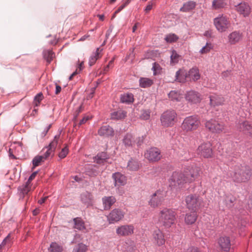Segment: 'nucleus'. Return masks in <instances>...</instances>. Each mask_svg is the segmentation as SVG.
I'll return each instance as SVG.
<instances>
[{
	"label": "nucleus",
	"mask_w": 252,
	"mask_h": 252,
	"mask_svg": "<svg viewBox=\"0 0 252 252\" xmlns=\"http://www.w3.org/2000/svg\"><path fill=\"white\" fill-rule=\"evenodd\" d=\"M199 167L192 165L185 169L184 172L174 171L169 179V185L171 188H182L187 183L193 182L200 174Z\"/></svg>",
	"instance_id": "f257e3e1"
},
{
	"label": "nucleus",
	"mask_w": 252,
	"mask_h": 252,
	"mask_svg": "<svg viewBox=\"0 0 252 252\" xmlns=\"http://www.w3.org/2000/svg\"><path fill=\"white\" fill-rule=\"evenodd\" d=\"M231 169V176L236 183L247 182L252 176L251 168L247 164H237Z\"/></svg>",
	"instance_id": "f03ea898"
},
{
	"label": "nucleus",
	"mask_w": 252,
	"mask_h": 252,
	"mask_svg": "<svg viewBox=\"0 0 252 252\" xmlns=\"http://www.w3.org/2000/svg\"><path fill=\"white\" fill-rule=\"evenodd\" d=\"M176 213L172 209L164 208L160 211L159 223L165 228H169L175 223Z\"/></svg>",
	"instance_id": "7ed1b4c3"
},
{
	"label": "nucleus",
	"mask_w": 252,
	"mask_h": 252,
	"mask_svg": "<svg viewBox=\"0 0 252 252\" xmlns=\"http://www.w3.org/2000/svg\"><path fill=\"white\" fill-rule=\"evenodd\" d=\"M200 124L197 116L192 115L185 118L182 124V129L186 131H190L196 129Z\"/></svg>",
	"instance_id": "20e7f679"
},
{
	"label": "nucleus",
	"mask_w": 252,
	"mask_h": 252,
	"mask_svg": "<svg viewBox=\"0 0 252 252\" xmlns=\"http://www.w3.org/2000/svg\"><path fill=\"white\" fill-rule=\"evenodd\" d=\"M177 114L175 110H168L164 112L160 116L161 125L164 127L172 126L177 118Z\"/></svg>",
	"instance_id": "39448f33"
},
{
	"label": "nucleus",
	"mask_w": 252,
	"mask_h": 252,
	"mask_svg": "<svg viewBox=\"0 0 252 252\" xmlns=\"http://www.w3.org/2000/svg\"><path fill=\"white\" fill-rule=\"evenodd\" d=\"M186 202L189 210L196 212L200 208L202 199L197 195L190 194L186 197Z\"/></svg>",
	"instance_id": "423d86ee"
},
{
	"label": "nucleus",
	"mask_w": 252,
	"mask_h": 252,
	"mask_svg": "<svg viewBox=\"0 0 252 252\" xmlns=\"http://www.w3.org/2000/svg\"><path fill=\"white\" fill-rule=\"evenodd\" d=\"M196 153L198 155L204 158H212L213 155V151L211 144L210 142L202 143L198 147Z\"/></svg>",
	"instance_id": "0eeeda50"
},
{
	"label": "nucleus",
	"mask_w": 252,
	"mask_h": 252,
	"mask_svg": "<svg viewBox=\"0 0 252 252\" xmlns=\"http://www.w3.org/2000/svg\"><path fill=\"white\" fill-rule=\"evenodd\" d=\"M214 24L217 30L222 32L228 28L229 22L226 17L221 14L214 19Z\"/></svg>",
	"instance_id": "6e6552de"
},
{
	"label": "nucleus",
	"mask_w": 252,
	"mask_h": 252,
	"mask_svg": "<svg viewBox=\"0 0 252 252\" xmlns=\"http://www.w3.org/2000/svg\"><path fill=\"white\" fill-rule=\"evenodd\" d=\"M164 193L158 190L153 193L148 202L149 205L152 208H156L160 205L164 199Z\"/></svg>",
	"instance_id": "1a4fd4ad"
},
{
	"label": "nucleus",
	"mask_w": 252,
	"mask_h": 252,
	"mask_svg": "<svg viewBox=\"0 0 252 252\" xmlns=\"http://www.w3.org/2000/svg\"><path fill=\"white\" fill-rule=\"evenodd\" d=\"M145 156L149 161L152 162L158 161L161 158L160 151L156 147H151L147 150Z\"/></svg>",
	"instance_id": "9d476101"
},
{
	"label": "nucleus",
	"mask_w": 252,
	"mask_h": 252,
	"mask_svg": "<svg viewBox=\"0 0 252 252\" xmlns=\"http://www.w3.org/2000/svg\"><path fill=\"white\" fill-rule=\"evenodd\" d=\"M205 126L210 131L213 133H220L224 128L222 124L214 119L207 121L205 123Z\"/></svg>",
	"instance_id": "9b49d317"
},
{
	"label": "nucleus",
	"mask_w": 252,
	"mask_h": 252,
	"mask_svg": "<svg viewBox=\"0 0 252 252\" xmlns=\"http://www.w3.org/2000/svg\"><path fill=\"white\" fill-rule=\"evenodd\" d=\"M217 243L221 250L224 252H229L231 248L230 237L227 236H222L218 239Z\"/></svg>",
	"instance_id": "f8f14e48"
},
{
	"label": "nucleus",
	"mask_w": 252,
	"mask_h": 252,
	"mask_svg": "<svg viewBox=\"0 0 252 252\" xmlns=\"http://www.w3.org/2000/svg\"><path fill=\"white\" fill-rule=\"evenodd\" d=\"M124 217V213L119 209H114L107 216L109 223H114L120 220Z\"/></svg>",
	"instance_id": "ddd939ff"
},
{
	"label": "nucleus",
	"mask_w": 252,
	"mask_h": 252,
	"mask_svg": "<svg viewBox=\"0 0 252 252\" xmlns=\"http://www.w3.org/2000/svg\"><path fill=\"white\" fill-rule=\"evenodd\" d=\"M237 128L244 134L252 137V125L250 122L245 121L239 123L237 125Z\"/></svg>",
	"instance_id": "4468645a"
},
{
	"label": "nucleus",
	"mask_w": 252,
	"mask_h": 252,
	"mask_svg": "<svg viewBox=\"0 0 252 252\" xmlns=\"http://www.w3.org/2000/svg\"><path fill=\"white\" fill-rule=\"evenodd\" d=\"M134 226L131 224L123 225L117 227L116 233L121 236H127L133 233Z\"/></svg>",
	"instance_id": "2eb2a0df"
},
{
	"label": "nucleus",
	"mask_w": 252,
	"mask_h": 252,
	"mask_svg": "<svg viewBox=\"0 0 252 252\" xmlns=\"http://www.w3.org/2000/svg\"><path fill=\"white\" fill-rule=\"evenodd\" d=\"M186 99L190 103L196 104L201 100V96L200 94L193 90L187 92L185 95Z\"/></svg>",
	"instance_id": "dca6fc26"
},
{
	"label": "nucleus",
	"mask_w": 252,
	"mask_h": 252,
	"mask_svg": "<svg viewBox=\"0 0 252 252\" xmlns=\"http://www.w3.org/2000/svg\"><path fill=\"white\" fill-rule=\"evenodd\" d=\"M236 10L245 17L248 16L251 12V7L247 2H240L235 4Z\"/></svg>",
	"instance_id": "f3484780"
},
{
	"label": "nucleus",
	"mask_w": 252,
	"mask_h": 252,
	"mask_svg": "<svg viewBox=\"0 0 252 252\" xmlns=\"http://www.w3.org/2000/svg\"><path fill=\"white\" fill-rule=\"evenodd\" d=\"M153 242L158 246L164 244L165 239L162 232L159 229L155 230L153 233Z\"/></svg>",
	"instance_id": "a211bd4d"
},
{
	"label": "nucleus",
	"mask_w": 252,
	"mask_h": 252,
	"mask_svg": "<svg viewBox=\"0 0 252 252\" xmlns=\"http://www.w3.org/2000/svg\"><path fill=\"white\" fill-rule=\"evenodd\" d=\"M112 178L115 187L124 186L126 183V176L120 172H118L113 173Z\"/></svg>",
	"instance_id": "6ab92c4d"
},
{
	"label": "nucleus",
	"mask_w": 252,
	"mask_h": 252,
	"mask_svg": "<svg viewBox=\"0 0 252 252\" xmlns=\"http://www.w3.org/2000/svg\"><path fill=\"white\" fill-rule=\"evenodd\" d=\"M58 142L57 140H53L50 144L46 146L43 150L42 152L46 149V151L43 153L41 156L44 159L48 158L51 154L53 153L57 146Z\"/></svg>",
	"instance_id": "aec40b11"
},
{
	"label": "nucleus",
	"mask_w": 252,
	"mask_h": 252,
	"mask_svg": "<svg viewBox=\"0 0 252 252\" xmlns=\"http://www.w3.org/2000/svg\"><path fill=\"white\" fill-rule=\"evenodd\" d=\"M236 200V197L230 193H226L223 196V203L228 208L233 207Z\"/></svg>",
	"instance_id": "412c9836"
},
{
	"label": "nucleus",
	"mask_w": 252,
	"mask_h": 252,
	"mask_svg": "<svg viewBox=\"0 0 252 252\" xmlns=\"http://www.w3.org/2000/svg\"><path fill=\"white\" fill-rule=\"evenodd\" d=\"M98 134L101 136L109 137L113 136V128L109 125L102 126L98 130Z\"/></svg>",
	"instance_id": "4be33fe9"
},
{
	"label": "nucleus",
	"mask_w": 252,
	"mask_h": 252,
	"mask_svg": "<svg viewBox=\"0 0 252 252\" xmlns=\"http://www.w3.org/2000/svg\"><path fill=\"white\" fill-rule=\"evenodd\" d=\"M80 199L82 203L88 207L93 205V196L91 193L88 191L81 193Z\"/></svg>",
	"instance_id": "5701e85b"
},
{
	"label": "nucleus",
	"mask_w": 252,
	"mask_h": 252,
	"mask_svg": "<svg viewBox=\"0 0 252 252\" xmlns=\"http://www.w3.org/2000/svg\"><path fill=\"white\" fill-rule=\"evenodd\" d=\"M242 38V33L240 31H234L228 36V42L230 44H235L239 42Z\"/></svg>",
	"instance_id": "b1692460"
},
{
	"label": "nucleus",
	"mask_w": 252,
	"mask_h": 252,
	"mask_svg": "<svg viewBox=\"0 0 252 252\" xmlns=\"http://www.w3.org/2000/svg\"><path fill=\"white\" fill-rule=\"evenodd\" d=\"M104 209L109 210L112 206L116 202V199L114 196H104L102 198Z\"/></svg>",
	"instance_id": "393cba45"
},
{
	"label": "nucleus",
	"mask_w": 252,
	"mask_h": 252,
	"mask_svg": "<svg viewBox=\"0 0 252 252\" xmlns=\"http://www.w3.org/2000/svg\"><path fill=\"white\" fill-rule=\"evenodd\" d=\"M188 77L190 80L195 82L200 78L199 69L197 67H193L190 69L187 73Z\"/></svg>",
	"instance_id": "a878e982"
},
{
	"label": "nucleus",
	"mask_w": 252,
	"mask_h": 252,
	"mask_svg": "<svg viewBox=\"0 0 252 252\" xmlns=\"http://www.w3.org/2000/svg\"><path fill=\"white\" fill-rule=\"evenodd\" d=\"M134 95L132 93H124L120 95V102L122 103L130 104L134 101Z\"/></svg>",
	"instance_id": "bb28decb"
},
{
	"label": "nucleus",
	"mask_w": 252,
	"mask_h": 252,
	"mask_svg": "<svg viewBox=\"0 0 252 252\" xmlns=\"http://www.w3.org/2000/svg\"><path fill=\"white\" fill-rule=\"evenodd\" d=\"M210 103L212 106H216L222 105L224 102L223 97L220 95L214 94L210 97Z\"/></svg>",
	"instance_id": "cd10ccee"
},
{
	"label": "nucleus",
	"mask_w": 252,
	"mask_h": 252,
	"mask_svg": "<svg viewBox=\"0 0 252 252\" xmlns=\"http://www.w3.org/2000/svg\"><path fill=\"white\" fill-rule=\"evenodd\" d=\"M127 113L126 111L120 109L115 111L111 113V119L113 120H121L126 117Z\"/></svg>",
	"instance_id": "c85d7f7f"
},
{
	"label": "nucleus",
	"mask_w": 252,
	"mask_h": 252,
	"mask_svg": "<svg viewBox=\"0 0 252 252\" xmlns=\"http://www.w3.org/2000/svg\"><path fill=\"white\" fill-rule=\"evenodd\" d=\"M197 218V215L196 212L192 211L188 213L185 217V221L187 224H192L194 223Z\"/></svg>",
	"instance_id": "c756f323"
},
{
	"label": "nucleus",
	"mask_w": 252,
	"mask_h": 252,
	"mask_svg": "<svg viewBox=\"0 0 252 252\" xmlns=\"http://www.w3.org/2000/svg\"><path fill=\"white\" fill-rule=\"evenodd\" d=\"M109 158V156L106 152L98 153L94 157V161L97 164H103Z\"/></svg>",
	"instance_id": "7c9ffc66"
},
{
	"label": "nucleus",
	"mask_w": 252,
	"mask_h": 252,
	"mask_svg": "<svg viewBox=\"0 0 252 252\" xmlns=\"http://www.w3.org/2000/svg\"><path fill=\"white\" fill-rule=\"evenodd\" d=\"M133 135L130 133H126L122 140L123 144L126 148H130L132 147L133 143Z\"/></svg>",
	"instance_id": "2f4dec72"
},
{
	"label": "nucleus",
	"mask_w": 252,
	"mask_h": 252,
	"mask_svg": "<svg viewBox=\"0 0 252 252\" xmlns=\"http://www.w3.org/2000/svg\"><path fill=\"white\" fill-rule=\"evenodd\" d=\"M187 73L182 69L178 70L176 72L175 80L180 83L185 82L186 80L188 78Z\"/></svg>",
	"instance_id": "473e14b6"
},
{
	"label": "nucleus",
	"mask_w": 252,
	"mask_h": 252,
	"mask_svg": "<svg viewBox=\"0 0 252 252\" xmlns=\"http://www.w3.org/2000/svg\"><path fill=\"white\" fill-rule=\"evenodd\" d=\"M32 185V184H30L27 181L25 184L18 187V191L23 196H25V195L28 194V193L31 191Z\"/></svg>",
	"instance_id": "72a5a7b5"
},
{
	"label": "nucleus",
	"mask_w": 252,
	"mask_h": 252,
	"mask_svg": "<svg viewBox=\"0 0 252 252\" xmlns=\"http://www.w3.org/2000/svg\"><path fill=\"white\" fill-rule=\"evenodd\" d=\"M227 5L224 0H213L212 4L213 9L219 10L224 8Z\"/></svg>",
	"instance_id": "f704fd0d"
},
{
	"label": "nucleus",
	"mask_w": 252,
	"mask_h": 252,
	"mask_svg": "<svg viewBox=\"0 0 252 252\" xmlns=\"http://www.w3.org/2000/svg\"><path fill=\"white\" fill-rule=\"evenodd\" d=\"M196 3L193 1L189 0L184 3L183 6L180 8V11L184 12H189L193 9Z\"/></svg>",
	"instance_id": "c9c22d12"
},
{
	"label": "nucleus",
	"mask_w": 252,
	"mask_h": 252,
	"mask_svg": "<svg viewBox=\"0 0 252 252\" xmlns=\"http://www.w3.org/2000/svg\"><path fill=\"white\" fill-rule=\"evenodd\" d=\"M74 223V228L78 230H83L85 229L84 221L80 218H76L73 219Z\"/></svg>",
	"instance_id": "e433bc0d"
},
{
	"label": "nucleus",
	"mask_w": 252,
	"mask_h": 252,
	"mask_svg": "<svg viewBox=\"0 0 252 252\" xmlns=\"http://www.w3.org/2000/svg\"><path fill=\"white\" fill-rule=\"evenodd\" d=\"M153 84V81L147 78H141L139 79V86L141 88H145L151 86Z\"/></svg>",
	"instance_id": "4c0bfd02"
},
{
	"label": "nucleus",
	"mask_w": 252,
	"mask_h": 252,
	"mask_svg": "<svg viewBox=\"0 0 252 252\" xmlns=\"http://www.w3.org/2000/svg\"><path fill=\"white\" fill-rule=\"evenodd\" d=\"M99 56V48H97L95 52L93 53L89 60V64L90 66L93 65L97 61Z\"/></svg>",
	"instance_id": "58836bf2"
},
{
	"label": "nucleus",
	"mask_w": 252,
	"mask_h": 252,
	"mask_svg": "<svg viewBox=\"0 0 252 252\" xmlns=\"http://www.w3.org/2000/svg\"><path fill=\"white\" fill-rule=\"evenodd\" d=\"M49 250L51 252H62L63 247L56 242H52L50 244Z\"/></svg>",
	"instance_id": "ea45409f"
},
{
	"label": "nucleus",
	"mask_w": 252,
	"mask_h": 252,
	"mask_svg": "<svg viewBox=\"0 0 252 252\" xmlns=\"http://www.w3.org/2000/svg\"><path fill=\"white\" fill-rule=\"evenodd\" d=\"M181 58V56L179 55L175 50H173L172 51L170 55L171 63L174 64L177 63Z\"/></svg>",
	"instance_id": "a19ab883"
},
{
	"label": "nucleus",
	"mask_w": 252,
	"mask_h": 252,
	"mask_svg": "<svg viewBox=\"0 0 252 252\" xmlns=\"http://www.w3.org/2000/svg\"><path fill=\"white\" fill-rule=\"evenodd\" d=\"M168 97L173 101H180V96L179 93L175 91H171L168 94Z\"/></svg>",
	"instance_id": "79ce46f5"
},
{
	"label": "nucleus",
	"mask_w": 252,
	"mask_h": 252,
	"mask_svg": "<svg viewBox=\"0 0 252 252\" xmlns=\"http://www.w3.org/2000/svg\"><path fill=\"white\" fill-rule=\"evenodd\" d=\"M11 240L10 234H9L3 240L2 242L0 244V246L4 248L7 247L8 248H9L11 245Z\"/></svg>",
	"instance_id": "37998d69"
},
{
	"label": "nucleus",
	"mask_w": 252,
	"mask_h": 252,
	"mask_svg": "<svg viewBox=\"0 0 252 252\" xmlns=\"http://www.w3.org/2000/svg\"><path fill=\"white\" fill-rule=\"evenodd\" d=\"M87 250V246L85 244L79 243L73 249L72 252H86Z\"/></svg>",
	"instance_id": "c03bdc74"
},
{
	"label": "nucleus",
	"mask_w": 252,
	"mask_h": 252,
	"mask_svg": "<svg viewBox=\"0 0 252 252\" xmlns=\"http://www.w3.org/2000/svg\"><path fill=\"white\" fill-rule=\"evenodd\" d=\"M54 54L51 50H46L43 52L44 58L48 63H50L54 57Z\"/></svg>",
	"instance_id": "a18cd8bd"
},
{
	"label": "nucleus",
	"mask_w": 252,
	"mask_h": 252,
	"mask_svg": "<svg viewBox=\"0 0 252 252\" xmlns=\"http://www.w3.org/2000/svg\"><path fill=\"white\" fill-rule=\"evenodd\" d=\"M139 165L137 162L130 160L127 163V168L132 171L136 170L138 169Z\"/></svg>",
	"instance_id": "49530a36"
},
{
	"label": "nucleus",
	"mask_w": 252,
	"mask_h": 252,
	"mask_svg": "<svg viewBox=\"0 0 252 252\" xmlns=\"http://www.w3.org/2000/svg\"><path fill=\"white\" fill-rule=\"evenodd\" d=\"M178 36L175 34H169L166 36L165 40L167 42L172 43L177 40Z\"/></svg>",
	"instance_id": "de8ad7c7"
},
{
	"label": "nucleus",
	"mask_w": 252,
	"mask_h": 252,
	"mask_svg": "<svg viewBox=\"0 0 252 252\" xmlns=\"http://www.w3.org/2000/svg\"><path fill=\"white\" fill-rule=\"evenodd\" d=\"M213 48V46L211 43L207 42L206 45L204 46L200 50V53L201 54H204L208 53Z\"/></svg>",
	"instance_id": "09e8293b"
},
{
	"label": "nucleus",
	"mask_w": 252,
	"mask_h": 252,
	"mask_svg": "<svg viewBox=\"0 0 252 252\" xmlns=\"http://www.w3.org/2000/svg\"><path fill=\"white\" fill-rule=\"evenodd\" d=\"M43 159L44 158L41 156H37L35 157L32 161L33 167H34L38 166L40 163L42 161Z\"/></svg>",
	"instance_id": "8fccbe9b"
},
{
	"label": "nucleus",
	"mask_w": 252,
	"mask_h": 252,
	"mask_svg": "<svg viewBox=\"0 0 252 252\" xmlns=\"http://www.w3.org/2000/svg\"><path fill=\"white\" fill-rule=\"evenodd\" d=\"M150 113L151 112L149 110H143L140 116L141 119L144 120H149L150 118Z\"/></svg>",
	"instance_id": "3c124183"
},
{
	"label": "nucleus",
	"mask_w": 252,
	"mask_h": 252,
	"mask_svg": "<svg viewBox=\"0 0 252 252\" xmlns=\"http://www.w3.org/2000/svg\"><path fill=\"white\" fill-rule=\"evenodd\" d=\"M68 153V149L67 146L63 148L59 154V157L60 159L64 158Z\"/></svg>",
	"instance_id": "603ef678"
},
{
	"label": "nucleus",
	"mask_w": 252,
	"mask_h": 252,
	"mask_svg": "<svg viewBox=\"0 0 252 252\" xmlns=\"http://www.w3.org/2000/svg\"><path fill=\"white\" fill-rule=\"evenodd\" d=\"M152 69L154 72V75H156L157 74L160 73L161 68L158 63H153Z\"/></svg>",
	"instance_id": "864d4df0"
},
{
	"label": "nucleus",
	"mask_w": 252,
	"mask_h": 252,
	"mask_svg": "<svg viewBox=\"0 0 252 252\" xmlns=\"http://www.w3.org/2000/svg\"><path fill=\"white\" fill-rule=\"evenodd\" d=\"M146 137V135H144L137 138L136 144L138 147H140L144 144Z\"/></svg>",
	"instance_id": "5fc2aeb1"
},
{
	"label": "nucleus",
	"mask_w": 252,
	"mask_h": 252,
	"mask_svg": "<svg viewBox=\"0 0 252 252\" xmlns=\"http://www.w3.org/2000/svg\"><path fill=\"white\" fill-rule=\"evenodd\" d=\"M43 96L42 93L37 94L34 98V101H37L38 103H40V102L43 99Z\"/></svg>",
	"instance_id": "6e6d98bb"
},
{
	"label": "nucleus",
	"mask_w": 252,
	"mask_h": 252,
	"mask_svg": "<svg viewBox=\"0 0 252 252\" xmlns=\"http://www.w3.org/2000/svg\"><path fill=\"white\" fill-rule=\"evenodd\" d=\"M51 125L50 124L44 128L43 131L40 134V137L42 138H43V137H44L46 136V135L48 133V132L49 130L50 129V128H51Z\"/></svg>",
	"instance_id": "4d7b16f0"
},
{
	"label": "nucleus",
	"mask_w": 252,
	"mask_h": 252,
	"mask_svg": "<svg viewBox=\"0 0 252 252\" xmlns=\"http://www.w3.org/2000/svg\"><path fill=\"white\" fill-rule=\"evenodd\" d=\"M228 156L229 157V158H237L238 157L240 156V154L239 152H233L232 153H228Z\"/></svg>",
	"instance_id": "13d9d810"
},
{
	"label": "nucleus",
	"mask_w": 252,
	"mask_h": 252,
	"mask_svg": "<svg viewBox=\"0 0 252 252\" xmlns=\"http://www.w3.org/2000/svg\"><path fill=\"white\" fill-rule=\"evenodd\" d=\"M38 173V171H34L33 172L30 176V177H29L28 180H27V182L28 183H30V184H32L31 182H32V180H33L35 178V177L36 176V175H37Z\"/></svg>",
	"instance_id": "bf43d9fd"
},
{
	"label": "nucleus",
	"mask_w": 252,
	"mask_h": 252,
	"mask_svg": "<svg viewBox=\"0 0 252 252\" xmlns=\"http://www.w3.org/2000/svg\"><path fill=\"white\" fill-rule=\"evenodd\" d=\"M187 252H200V251L197 248L191 247L188 249Z\"/></svg>",
	"instance_id": "052dcab7"
},
{
	"label": "nucleus",
	"mask_w": 252,
	"mask_h": 252,
	"mask_svg": "<svg viewBox=\"0 0 252 252\" xmlns=\"http://www.w3.org/2000/svg\"><path fill=\"white\" fill-rule=\"evenodd\" d=\"M153 7V3L152 1H149L148 2V5L146 6V7L145 8V11L146 12H149L150 10H151L152 9Z\"/></svg>",
	"instance_id": "680f3d73"
},
{
	"label": "nucleus",
	"mask_w": 252,
	"mask_h": 252,
	"mask_svg": "<svg viewBox=\"0 0 252 252\" xmlns=\"http://www.w3.org/2000/svg\"><path fill=\"white\" fill-rule=\"evenodd\" d=\"M135 250V247L133 244H132L130 246H128L126 248V251L128 252H133Z\"/></svg>",
	"instance_id": "e2e57ef3"
},
{
	"label": "nucleus",
	"mask_w": 252,
	"mask_h": 252,
	"mask_svg": "<svg viewBox=\"0 0 252 252\" xmlns=\"http://www.w3.org/2000/svg\"><path fill=\"white\" fill-rule=\"evenodd\" d=\"M110 67L111 66L107 64L104 67L103 70L101 71L100 73L103 74H106L109 71Z\"/></svg>",
	"instance_id": "0e129e2a"
},
{
	"label": "nucleus",
	"mask_w": 252,
	"mask_h": 252,
	"mask_svg": "<svg viewBox=\"0 0 252 252\" xmlns=\"http://www.w3.org/2000/svg\"><path fill=\"white\" fill-rule=\"evenodd\" d=\"M61 90H62L61 87L60 85L56 84V90H55V94H59L61 92Z\"/></svg>",
	"instance_id": "69168bd1"
},
{
	"label": "nucleus",
	"mask_w": 252,
	"mask_h": 252,
	"mask_svg": "<svg viewBox=\"0 0 252 252\" xmlns=\"http://www.w3.org/2000/svg\"><path fill=\"white\" fill-rule=\"evenodd\" d=\"M230 74V71L226 70L222 72L221 76L223 78H226Z\"/></svg>",
	"instance_id": "338daca9"
},
{
	"label": "nucleus",
	"mask_w": 252,
	"mask_h": 252,
	"mask_svg": "<svg viewBox=\"0 0 252 252\" xmlns=\"http://www.w3.org/2000/svg\"><path fill=\"white\" fill-rule=\"evenodd\" d=\"M88 120L89 118L88 117H84L80 121L79 126H81L82 124H85Z\"/></svg>",
	"instance_id": "774afa93"
}]
</instances>
